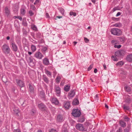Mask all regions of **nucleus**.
<instances>
[{"label":"nucleus","instance_id":"1","mask_svg":"<svg viewBox=\"0 0 132 132\" xmlns=\"http://www.w3.org/2000/svg\"><path fill=\"white\" fill-rule=\"evenodd\" d=\"M81 114L80 111L77 109H73L71 113L72 116L75 117H79Z\"/></svg>","mask_w":132,"mask_h":132},{"label":"nucleus","instance_id":"2","mask_svg":"<svg viewBox=\"0 0 132 132\" xmlns=\"http://www.w3.org/2000/svg\"><path fill=\"white\" fill-rule=\"evenodd\" d=\"M111 32L112 34L117 36H118L122 34V31L120 30L117 28H114L112 29L111 30Z\"/></svg>","mask_w":132,"mask_h":132},{"label":"nucleus","instance_id":"3","mask_svg":"<svg viewBox=\"0 0 132 132\" xmlns=\"http://www.w3.org/2000/svg\"><path fill=\"white\" fill-rule=\"evenodd\" d=\"M34 57L38 60H41L42 59L44 56L40 51H38L35 53L34 55Z\"/></svg>","mask_w":132,"mask_h":132},{"label":"nucleus","instance_id":"4","mask_svg":"<svg viewBox=\"0 0 132 132\" xmlns=\"http://www.w3.org/2000/svg\"><path fill=\"white\" fill-rule=\"evenodd\" d=\"M126 52L123 50H119L115 52V55L118 57L124 56L125 55Z\"/></svg>","mask_w":132,"mask_h":132},{"label":"nucleus","instance_id":"5","mask_svg":"<svg viewBox=\"0 0 132 132\" xmlns=\"http://www.w3.org/2000/svg\"><path fill=\"white\" fill-rule=\"evenodd\" d=\"M38 106L40 110L43 111H46L47 109L46 105L43 103L38 104Z\"/></svg>","mask_w":132,"mask_h":132},{"label":"nucleus","instance_id":"6","mask_svg":"<svg viewBox=\"0 0 132 132\" xmlns=\"http://www.w3.org/2000/svg\"><path fill=\"white\" fill-rule=\"evenodd\" d=\"M11 48L12 50L14 52L17 51L18 50V46L14 41H12L10 43Z\"/></svg>","mask_w":132,"mask_h":132},{"label":"nucleus","instance_id":"7","mask_svg":"<svg viewBox=\"0 0 132 132\" xmlns=\"http://www.w3.org/2000/svg\"><path fill=\"white\" fill-rule=\"evenodd\" d=\"M76 128L77 129L81 131H86V130L85 129L83 125L81 124L78 123L76 125Z\"/></svg>","mask_w":132,"mask_h":132},{"label":"nucleus","instance_id":"8","mask_svg":"<svg viewBox=\"0 0 132 132\" xmlns=\"http://www.w3.org/2000/svg\"><path fill=\"white\" fill-rule=\"evenodd\" d=\"M3 50L5 52V53L8 54L10 53V49L9 46L5 44L2 46Z\"/></svg>","mask_w":132,"mask_h":132},{"label":"nucleus","instance_id":"9","mask_svg":"<svg viewBox=\"0 0 132 132\" xmlns=\"http://www.w3.org/2000/svg\"><path fill=\"white\" fill-rule=\"evenodd\" d=\"M57 121L58 122H61L64 121V119L62 115L58 114L57 117Z\"/></svg>","mask_w":132,"mask_h":132},{"label":"nucleus","instance_id":"10","mask_svg":"<svg viewBox=\"0 0 132 132\" xmlns=\"http://www.w3.org/2000/svg\"><path fill=\"white\" fill-rule=\"evenodd\" d=\"M16 80L18 85L20 87L22 88L24 87V83L21 80L16 79Z\"/></svg>","mask_w":132,"mask_h":132},{"label":"nucleus","instance_id":"11","mask_svg":"<svg viewBox=\"0 0 132 132\" xmlns=\"http://www.w3.org/2000/svg\"><path fill=\"white\" fill-rule=\"evenodd\" d=\"M43 63L45 65H48L50 63L47 57H45L43 60Z\"/></svg>","mask_w":132,"mask_h":132},{"label":"nucleus","instance_id":"12","mask_svg":"<svg viewBox=\"0 0 132 132\" xmlns=\"http://www.w3.org/2000/svg\"><path fill=\"white\" fill-rule=\"evenodd\" d=\"M70 103L69 101H65L64 104V107L67 109H68L70 107Z\"/></svg>","mask_w":132,"mask_h":132},{"label":"nucleus","instance_id":"13","mask_svg":"<svg viewBox=\"0 0 132 132\" xmlns=\"http://www.w3.org/2000/svg\"><path fill=\"white\" fill-rule=\"evenodd\" d=\"M52 103L56 105H58L59 103V102L58 100L56 98H52Z\"/></svg>","mask_w":132,"mask_h":132},{"label":"nucleus","instance_id":"14","mask_svg":"<svg viewBox=\"0 0 132 132\" xmlns=\"http://www.w3.org/2000/svg\"><path fill=\"white\" fill-rule=\"evenodd\" d=\"M14 113L17 116H18V113L19 112V108L17 107H15L13 109Z\"/></svg>","mask_w":132,"mask_h":132},{"label":"nucleus","instance_id":"15","mask_svg":"<svg viewBox=\"0 0 132 132\" xmlns=\"http://www.w3.org/2000/svg\"><path fill=\"white\" fill-rule=\"evenodd\" d=\"M55 92L57 94L59 95L61 93V89L59 86H55Z\"/></svg>","mask_w":132,"mask_h":132},{"label":"nucleus","instance_id":"16","mask_svg":"<svg viewBox=\"0 0 132 132\" xmlns=\"http://www.w3.org/2000/svg\"><path fill=\"white\" fill-rule=\"evenodd\" d=\"M39 95L42 98H43L44 100H45V94L44 91L42 90L40 91Z\"/></svg>","mask_w":132,"mask_h":132},{"label":"nucleus","instance_id":"17","mask_svg":"<svg viewBox=\"0 0 132 132\" xmlns=\"http://www.w3.org/2000/svg\"><path fill=\"white\" fill-rule=\"evenodd\" d=\"M5 15L7 16H8L10 14V11L7 7H6L5 8Z\"/></svg>","mask_w":132,"mask_h":132},{"label":"nucleus","instance_id":"18","mask_svg":"<svg viewBox=\"0 0 132 132\" xmlns=\"http://www.w3.org/2000/svg\"><path fill=\"white\" fill-rule=\"evenodd\" d=\"M75 95V92L74 90H71L69 93L68 96L70 97H73Z\"/></svg>","mask_w":132,"mask_h":132},{"label":"nucleus","instance_id":"19","mask_svg":"<svg viewBox=\"0 0 132 132\" xmlns=\"http://www.w3.org/2000/svg\"><path fill=\"white\" fill-rule=\"evenodd\" d=\"M43 79L47 84H48L49 82V80L48 79L46 75H43Z\"/></svg>","mask_w":132,"mask_h":132},{"label":"nucleus","instance_id":"20","mask_svg":"<svg viewBox=\"0 0 132 132\" xmlns=\"http://www.w3.org/2000/svg\"><path fill=\"white\" fill-rule=\"evenodd\" d=\"M28 86L29 87V90L30 92L31 93L34 92V88L33 86L31 84H28Z\"/></svg>","mask_w":132,"mask_h":132},{"label":"nucleus","instance_id":"21","mask_svg":"<svg viewBox=\"0 0 132 132\" xmlns=\"http://www.w3.org/2000/svg\"><path fill=\"white\" fill-rule=\"evenodd\" d=\"M120 126L123 127H125L126 126V124L124 121L120 120L119 121Z\"/></svg>","mask_w":132,"mask_h":132},{"label":"nucleus","instance_id":"22","mask_svg":"<svg viewBox=\"0 0 132 132\" xmlns=\"http://www.w3.org/2000/svg\"><path fill=\"white\" fill-rule=\"evenodd\" d=\"M127 60L129 62L132 61V54H131L127 55L126 57Z\"/></svg>","mask_w":132,"mask_h":132},{"label":"nucleus","instance_id":"23","mask_svg":"<svg viewBox=\"0 0 132 132\" xmlns=\"http://www.w3.org/2000/svg\"><path fill=\"white\" fill-rule=\"evenodd\" d=\"M72 103L73 105H77L79 104V101L77 99H74Z\"/></svg>","mask_w":132,"mask_h":132},{"label":"nucleus","instance_id":"24","mask_svg":"<svg viewBox=\"0 0 132 132\" xmlns=\"http://www.w3.org/2000/svg\"><path fill=\"white\" fill-rule=\"evenodd\" d=\"M47 48L46 47H43L41 49V51L44 54H45V52L47 50Z\"/></svg>","mask_w":132,"mask_h":132},{"label":"nucleus","instance_id":"25","mask_svg":"<svg viewBox=\"0 0 132 132\" xmlns=\"http://www.w3.org/2000/svg\"><path fill=\"white\" fill-rule=\"evenodd\" d=\"M85 121V118L83 117H80L79 118L78 121L80 122H83Z\"/></svg>","mask_w":132,"mask_h":132},{"label":"nucleus","instance_id":"26","mask_svg":"<svg viewBox=\"0 0 132 132\" xmlns=\"http://www.w3.org/2000/svg\"><path fill=\"white\" fill-rule=\"evenodd\" d=\"M70 86L68 85H65L64 87V90L66 91H68L70 89Z\"/></svg>","mask_w":132,"mask_h":132},{"label":"nucleus","instance_id":"27","mask_svg":"<svg viewBox=\"0 0 132 132\" xmlns=\"http://www.w3.org/2000/svg\"><path fill=\"white\" fill-rule=\"evenodd\" d=\"M45 72L46 73L49 77H51V76L52 74L51 72L48 70L46 69L45 70Z\"/></svg>","mask_w":132,"mask_h":132},{"label":"nucleus","instance_id":"28","mask_svg":"<svg viewBox=\"0 0 132 132\" xmlns=\"http://www.w3.org/2000/svg\"><path fill=\"white\" fill-rule=\"evenodd\" d=\"M31 48L32 51L33 52H34L36 50V46L35 45H31Z\"/></svg>","mask_w":132,"mask_h":132},{"label":"nucleus","instance_id":"29","mask_svg":"<svg viewBox=\"0 0 132 132\" xmlns=\"http://www.w3.org/2000/svg\"><path fill=\"white\" fill-rule=\"evenodd\" d=\"M124 64V63L122 61L119 62L116 65L120 67L122 66Z\"/></svg>","mask_w":132,"mask_h":132},{"label":"nucleus","instance_id":"30","mask_svg":"<svg viewBox=\"0 0 132 132\" xmlns=\"http://www.w3.org/2000/svg\"><path fill=\"white\" fill-rule=\"evenodd\" d=\"M62 132H68L67 129L65 127V125H64L63 126Z\"/></svg>","mask_w":132,"mask_h":132},{"label":"nucleus","instance_id":"31","mask_svg":"<svg viewBox=\"0 0 132 132\" xmlns=\"http://www.w3.org/2000/svg\"><path fill=\"white\" fill-rule=\"evenodd\" d=\"M59 10L62 15L64 14V9L62 8H60L59 9Z\"/></svg>","mask_w":132,"mask_h":132},{"label":"nucleus","instance_id":"32","mask_svg":"<svg viewBox=\"0 0 132 132\" xmlns=\"http://www.w3.org/2000/svg\"><path fill=\"white\" fill-rule=\"evenodd\" d=\"M125 89L128 92H130L131 91L130 88L128 86L125 87Z\"/></svg>","mask_w":132,"mask_h":132},{"label":"nucleus","instance_id":"33","mask_svg":"<svg viewBox=\"0 0 132 132\" xmlns=\"http://www.w3.org/2000/svg\"><path fill=\"white\" fill-rule=\"evenodd\" d=\"M123 109L124 110H128L129 109V107L126 105L125 104L123 105Z\"/></svg>","mask_w":132,"mask_h":132},{"label":"nucleus","instance_id":"34","mask_svg":"<svg viewBox=\"0 0 132 132\" xmlns=\"http://www.w3.org/2000/svg\"><path fill=\"white\" fill-rule=\"evenodd\" d=\"M114 26L116 27H120L122 26V25L121 23H116L114 24Z\"/></svg>","mask_w":132,"mask_h":132},{"label":"nucleus","instance_id":"35","mask_svg":"<svg viewBox=\"0 0 132 132\" xmlns=\"http://www.w3.org/2000/svg\"><path fill=\"white\" fill-rule=\"evenodd\" d=\"M119 40L121 42H124L125 40V38L124 37H120L119 38Z\"/></svg>","mask_w":132,"mask_h":132},{"label":"nucleus","instance_id":"36","mask_svg":"<svg viewBox=\"0 0 132 132\" xmlns=\"http://www.w3.org/2000/svg\"><path fill=\"white\" fill-rule=\"evenodd\" d=\"M26 13L25 10L23 9H21V13L23 15H24Z\"/></svg>","mask_w":132,"mask_h":132},{"label":"nucleus","instance_id":"37","mask_svg":"<svg viewBox=\"0 0 132 132\" xmlns=\"http://www.w3.org/2000/svg\"><path fill=\"white\" fill-rule=\"evenodd\" d=\"M60 76L57 77L56 79V80L57 83H59L60 81Z\"/></svg>","mask_w":132,"mask_h":132},{"label":"nucleus","instance_id":"38","mask_svg":"<svg viewBox=\"0 0 132 132\" xmlns=\"http://www.w3.org/2000/svg\"><path fill=\"white\" fill-rule=\"evenodd\" d=\"M70 15L71 16L73 15L74 16H75L76 15V13L75 12H70Z\"/></svg>","mask_w":132,"mask_h":132},{"label":"nucleus","instance_id":"39","mask_svg":"<svg viewBox=\"0 0 132 132\" xmlns=\"http://www.w3.org/2000/svg\"><path fill=\"white\" fill-rule=\"evenodd\" d=\"M29 61L30 63H32L33 62V58L32 56L29 57Z\"/></svg>","mask_w":132,"mask_h":132},{"label":"nucleus","instance_id":"40","mask_svg":"<svg viewBox=\"0 0 132 132\" xmlns=\"http://www.w3.org/2000/svg\"><path fill=\"white\" fill-rule=\"evenodd\" d=\"M112 59L114 61H117L118 59L115 56H112L111 57Z\"/></svg>","mask_w":132,"mask_h":132},{"label":"nucleus","instance_id":"41","mask_svg":"<svg viewBox=\"0 0 132 132\" xmlns=\"http://www.w3.org/2000/svg\"><path fill=\"white\" fill-rule=\"evenodd\" d=\"M93 64H91L89 67L88 68L87 70L88 71H89L90 70H91L92 68H93Z\"/></svg>","mask_w":132,"mask_h":132},{"label":"nucleus","instance_id":"42","mask_svg":"<svg viewBox=\"0 0 132 132\" xmlns=\"http://www.w3.org/2000/svg\"><path fill=\"white\" fill-rule=\"evenodd\" d=\"M32 115H34L36 112V110L35 109H32L31 110Z\"/></svg>","mask_w":132,"mask_h":132},{"label":"nucleus","instance_id":"43","mask_svg":"<svg viewBox=\"0 0 132 132\" xmlns=\"http://www.w3.org/2000/svg\"><path fill=\"white\" fill-rule=\"evenodd\" d=\"M121 45H115L114 46V47L115 48H119L121 47Z\"/></svg>","mask_w":132,"mask_h":132},{"label":"nucleus","instance_id":"44","mask_svg":"<svg viewBox=\"0 0 132 132\" xmlns=\"http://www.w3.org/2000/svg\"><path fill=\"white\" fill-rule=\"evenodd\" d=\"M112 19L114 21H117L119 20V18H116L114 17H112Z\"/></svg>","mask_w":132,"mask_h":132},{"label":"nucleus","instance_id":"45","mask_svg":"<svg viewBox=\"0 0 132 132\" xmlns=\"http://www.w3.org/2000/svg\"><path fill=\"white\" fill-rule=\"evenodd\" d=\"M84 40L85 42L86 43H88L89 42V40L86 37L84 38Z\"/></svg>","mask_w":132,"mask_h":132},{"label":"nucleus","instance_id":"46","mask_svg":"<svg viewBox=\"0 0 132 132\" xmlns=\"http://www.w3.org/2000/svg\"><path fill=\"white\" fill-rule=\"evenodd\" d=\"M13 132H21L20 130L19 129H14Z\"/></svg>","mask_w":132,"mask_h":132},{"label":"nucleus","instance_id":"47","mask_svg":"<svg viewBox=\"0 0 132 132\" xmlns=\"http://www.w3.org/2000/svg\"><path fill=\"white\" fill-rule=\"evenodd\" d=\"M124 119L126 121H128L129 120V119H130L129 118L127 117H124Z\"/></svg>","mask_w":132,"mask_h":132},{"label":"nucleus","instance_id":"48","mask_svg":"<svg viewBox=\"0 0 132 132\" xmlns=\"http://www.w3.org/2000/svg\"><path fill=\"white\" fill-rule=\"evenodd\" d=\"M31 8L34 10H35L36 9V7L34 5H31Z\"/></svg>","mask_w":132,"mask_h":132},{"label":"nucleus","instance_id":"49","mask_svg":"<svg viewBox=\"0 0 132 132\" xmlns=\"http://www.w3.org/2000/svg\"><path fill=\"white\" fill-rule=\"evenodd\" d=\"M29 14H30V16H32L33 15L34 13L32 12V11H30L29 12Z\"/></svg>","mask_w":132,"mask_h":132},{"label":"nucleus","instance_id":"50","mask_svg":"<svg viewBox=\"0 0 132 132\" xmlns=\"http://www.w3.org/2000/svg\"><path fill=\"white\" fill-rule=\"evenodd\" d=\"M117 42V40H112L111 41V43L112 44H116Z\"/></svg>","mask_w":132,"mask_h":132},{"label":"nucleus","instance_id":"51","mask_svg":"<svg viewBox=\"0 0 132 132\" xmlns=\"http://www.w3.org/2000/svg\"><path fill=\"white\" fill-rule=\"evenodd\" d=\"M49 132H57V131L56 130L52 129Z\"/></svg>","mask_w":132,"mask_h":132},{"label":"nucleus","instance_id":"52","mask_svg":"<svg viewBox=\"0 0 132 132\" xmlns=\"http://www.w3.org/2000/svg\"><path fill=\"white\" fill-rule=\"evenodd\" d=\"M129 128L128 127H127L126 128L125 130L124 131L125 132H128L129 131Z\"/></svg>","mask_w":132,"mask_h":132},{"label":"nucleus","instance_id":"53","mask_svg":"<svg viewBox=\"0 0 132 132\" xmlns=\"http://www.w3.org/2000/svg\"><path fill=\"white\" fill-rule=\"evenodd\" d=\"M28 33L27 31L26 30H24V31L23 32V34L24 35H27Z\"/></svg>","mask_w":132,"mask_h":132},{"label":"nucleus","instance_id":"54","mask_svg":"<svg viewBox=\"0 0 132 132\" xmlns=\"http://www.w3.org/2000/svg\"><path fill=\"white\" fill-rule=\"evenodd\" d=\"M39 0H36L35 2L34 3V4L36 5L39 2Z\"/></svg>","mask_w":132,"mask_h":132},{"label":"nucleus","instance_id":"55","mask_svg":"<svg viewBox=\"0 0 132 132\" xmlns=\"http://www.w3.org/2000/svg\"><path fill=\"white\" fill-rule=\"evenodd\" d=\"M130 99L129 98H127L126 99V101L127 103H129L130 102Z\"/></svg>","mask_w":132,"mask_h":132},{"label":"nucleus","instance_id":"56","mask_svg":"<svg viewBox=\"0 0 132 132\" xmlns=\"http://www.w3.org/2000/svg\"><path fill=\"white\" fill-rule=\"evenodd\" d=\"M118 10L117 7H115L112 10V11H113V12H114L115 11H116V10Z\"/></svg>","mask_w":132,"mask_h":132},{"label":"nucleus","instance_id":"57","mask_svg":"<svg viewBox=\"0 0 132 132\" xmlns=\"http://www.w3.org/2000/svg\"><path fill=\"white\" fill-rule=\"evenodd\" d=\"M37 28L36 27L34 26L33 27V29L35 30H37Z\"/></svg>","mask_w":132,"mask_h":132},{"label":"nucleus","instance_id":"58","mask_svg":"<svg viewBox=\"0 0 132 132\" xmlns=\"http://www.w3.org/2000/svg\"><path fill=\"white\" fill-rule=\"evenodd\" d=\"M121 14V13L120 12H118L117 14L116 15V16H118L120 15Z\"/></svg>","mask_w":132,"mask_h":132},{"label":"nucleus","instance_id":"59","mask_svg":"<svg viewBox=\"0 0 132 132\" xmlns=\"http://www.w3.org/2000/svg\"><path fill=\"white\" fill-rule=\"evenodd\" d=\"M46 17L47 18H49L50 17V16L47 13H46Z\"/></svg>","mask_w":132,"mask_h":132},{"label":"nucleus","instance_id":"60","mask_svg":"<svg viewBox=\"0 0 132 132\" xmlns=\"http://www.w3.org/2000/svg\"><path fill=\"white\" fill-rule=\"evenodd\" d=\"M97 70L96 68H95L94 69V72L95 73H96L97 72Z\"/></svg>","mask_w":132,"mask_h":132},{"label":"nucleus","instance_id":"61","mask_svg":"<svg viewBox=\"0 0 132 132\" xmlns=\"http://www.w3.org/2000/svg\"><path fill=\"white\" fill-rule=\"evenodd\" d=\"M103 65L104 67V69L105 70H106V67L105 64H104Z\"/></svg>","mask_w":132,"mask_h":132},{"label":"nucleus","instance_id":"62","mask_svg":"<svg viewBox=\"0 0 132 132\" xmlns=\"http://www.w3.org/2000/svg\"><path fill=\"white\" fill-rule=\"evenodd\" d=\"M31 35L33 37H34L35 34L34 33L32 32L31 33Z\"/></svg>","mask_w":132,"mask_h":132},{"label":"nucleus","instance_id":"63","mask_svg":"<svg viewBox=\"0 0 132 132\" xmlns=\"http://www.w3.org/2000/svg\"><path fill=\"white\" fill-rule=\"evenodd\" d=\"M121 129H120V128H119V129L117 131V132H122L121 131Z\"/></svg>","mask_w":132,"mask_h":132},{"label":"nucleus","instance_id":"64","mask_svg":"<svg viewBox=\"0 0 132 132\" xmlns=\"http://www.w3.org/2000/svg\"><path fill=\"white\" fill-rule=\"evenodd\" d=\"M93 3L95 4V3L96 1L95 0H91Z\"/></svg>","mask_w":132,"mask_h":132}]
</instances>
